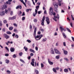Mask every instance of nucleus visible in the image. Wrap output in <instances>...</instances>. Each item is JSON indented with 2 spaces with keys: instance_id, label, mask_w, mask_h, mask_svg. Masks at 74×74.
<instances>
[{
  "instance_id": "1",
  "label": "nucleus",
  "mask_w": 74,
  "mask_h": 74,
  "mask_svg": "<svg viewBox=\"0 0 74 74\" xmlns=\"http://www.w3.org/2000/svg\"><path fill=\"white\" fill-rule=\"evenodd\" d=\"M49 13L50 15H52V14H53L54 16H55L56 15V13H55L54 12L53 13V8L51 7L50 8Z\"/></svg>"
},
{
  "instance_id": "2",
  "label": "nucleus",
  "mask_w": 74,
  "mask_h": 74,
  "mask_svg": "<svg viewBox=\"0 0 74 74\" xmlns=\"http://www.w3.org/2000/svg\"><path fill=\"white\" fill-rule=\"evenodd\" d=\"M36 28L34 30V33L35 34V39H36L37 41V40H38V39H37V38H38L40 37V36L39 35H38L36 36Z\"/></svg>"
},
{
  "instance_id": "3",
  "label": "nucleus",
  "mask_w": 74,
  "mask_h": 74,
  "mask_svg": "<svg viewBox=\"0 0 74 74\" xmlns=\"http://www.w3.org/2000/svg\"><path fill=\"white\" fill-rule=\"evenodd\" d=\"M46 22L47 25H49L50 23V21L49 20V18L48 17H46Z\"/></svg>"
},
{
  "instance_id": "4",
  "label": "nucleus",
  "mask_w": 74,
  "mask_h": 74,
  "mask_svg": "<svg viewBox=\"0 0 74 74\" xmlns=\"http://www.w3.org/2000/svg\"><path fill=\"white\" fill-rule=\"evenodd\" d=\"M54 50L55 53L57 54H59V55H60V54H61V53L60 52L56 49H54Z\"/></svg>"
},
{
  "instance_id": "5",
  "label": "nucleus",
  "mask_w": 74,
  "mask_h": 74,
  "mask_svg": "<svg viewBox=\"0 0 74 74\" xmlns=\"http://www.w3.org/2000/svg\"><path fill=\"white\" fill-rule=\"evenodd\" d=\"M3 36L6 39H8L9 38H10V37L9 36L5 34H3Z\"/></svg>"
},
{
  "instance_id": "6",
  "label": "nucleus",
  "mask_w": 74,
  "mask_h": 74,
  "mask_svg": "<svg viewBox=\"0 0 74 74\" xmlns=\"http://www.w3.org/2000/svg\"><path fill=\"white\" fill-rule=\"evenodd\" d=\"M12 1V0H8V1L6 2V4H8L9 5H10L11 4V1Z\"/></svg>"
},
{
  "instance_id": "7",
  "label": "nucleus",
  "mask_w": 74,
  "mask_h": 74,
  "mask_svg": "<svg viewBox=\"0 0 74 74\" xmlns=\"http://www.w3.org/2000/svg\"><path fill=\"white\" fill-rule=\"evenodd\" d=\"M5 15V11H2L0 12V15L2 16Z\"/></svg>"
},
{
  "instance_id": "8",
  "label": "nucleus",
  "mask_w": 74,
  "mask_h": 74,
  "mask_svg": "<svg viewBox=\"0 0 74 74\" xmlns=\"http://www.w3.org/2000/svg\"><path fill=\"white\" fill-rule=\"evenodd\" d=\"M3 6V7L2 8V10H4V9H6L7 8V5H6V3H5Z\"/></svg>"
},
{
  "instance_id": "9",
  "label": "nucleus",
  "mask_w": 74,
  "mask_h": 74,
  "mask_svg": "<svg viewBox=\"0 0 74 74\" xmlns=\"http://www.w3.org/2000/svg\"><path fill=\"white\" fill-rule=\"evenodd\" d=\"M60 28L62 32H63V30L64 31V32H66V29H64V28H63V27H60Z\"/></svg>"
},
{
  "instance_id": "10",
  "label": "nucleus",
  "mask_w": 74,
  "mask_h": 74,
  "mask_svg": "<svg viewBox=\"0 0 74 74\" xmlns=\"http://www.w3.org/2000/svg\"><path fill=\"white\" fill-rule=\"evenodd\" d=\"M50 52L51 53V54H55L54 53V51H53V49L52 48H51Z\"/></svg>"
},
{
  "instance_id": "11",
  "label": "nucleus",
  "mask_w": 74,
  "mask_h": 74,
  "mask_svg": "<svg viewBox=\"0 0 74 74\" xmlns=\"http://www.w3.org/2000/svg\"><path fill=\"white\" fill-rule=\"evenodd\" d=\"M10 50L11 52H14L15 51V49H14V48L11 47L10 49Z\"/></svg>"
},
{
  "instance_id": "12",
  "label": "nucleus",
  "mask_w": 74,
  "mask_h": 74,
  "mask_svg": "<svg viewBox=\"0 0 74 74\" xmlns=\"http://www.w3.org/2000/svg\"><path fill=\"white\" fill-rule=\"evenodd\" d=\"M39 36H40L39 38L37 40V41H38V40H40L41 39V37H42L43 36L42 35H41Z\"/></svg>"
},
{
  "instance_id": "13",
  "label": "nucleus",
  "mask_w": 74,
  "mask_h": 74,
  "mask_svg": "<svg viewBox=\"0 0 74 74\" xmlns=\"http://www.w3.org/2000/svg\"><path fill=\"white\" fill-rule=\"evenodd\" d=\"M54 5L56 8H58V4H54Z\"/></svg>"
},
{
  "instance_id": "14",
  "label": "nucleus",
  "mask_w": 74,
  "mask_h": 74,
  "mask_svg": "<svg viewBox=\"0 0 74 74\" xmlns=\"http://www.w3.org/2000/svg\"><path fill=\"white\" fill-rule=\"evenodd\" d=\"M29 51L31 52H33V53H35V51H34L32 49H29Z\"/></svg>"
},
{
  "instance_id": "15",
  "label": "nucleus",
  "mask_w": 74,
  "mask_h": 74,
  "mask_svg": "<svg viewBox=\"0 0 74 74\" xmlns=\"http://www.w3.org/2000/svg\"><path fill=\"white\" fill-rule=\"evenodd\" d=\"M64 53L65 55H67V51L64 50H63Z\"/></svg>"
},
{
  "instance_id": "16",
  "label": "nucleus",
  "mask_w": 74,
  "mask_h": 74,
  "mask_svg": "<svg viewBox=\"0 0 74 74\" xmlns=\"http://www.w3.org/2000/svg\"><path fill=\"white\" fill-rule=\"evenodd\" d=\"M34 62H31V64L32 66H34Z\"/></svg>"
},
{
  "instance_id": "17",
  "label": "nucleus",
  "mask_w": 74,
  "mask_h": 74,
  "mask_svg": "<svg viewBox=\"0 0 74 74\" xmlns=\"http://www.w3.org/2000/svg\"><path fill=\"white\" fill-rule=\"evenodd\" d=\"M24 49H25V51H27L28 48L27 47H26V46L24 47Z\"/></svg>"
},
{
  "instance_id": "18",
  "label": "nucleus",
  "mask_w": 74,
  "mask_h": 74,
  "mask_svg": "<svg viewBox=\"0 0 74 74\" xmlns=\"http://www.w3.org/2000/svg\"><path fill=\"white\" fill-rule=\"evenodd\" d=\"M62 34L64 38H66V36L65 34H64V32H62Z\"/></svg>"
},
{
  "instance_id": "19",
  "label": "nucleus",
  "mask_w": 74,
  "mask_h": 74,
  "mask_svg": "<svg viewBox=\"0 0 74 74\" xmlns=\"http://www.w3.org/2000/svg\"><path fill=\"white\" fill-rule=\"evenodd\" d=\"M49 63L50 64V65H53V62L50 61L49 62Z\"/></svg>"
},
{
  "instance_id": "20",
  "label": "nucleus",
  "mask_w": 74,
  "mask_h": 74,
  "mask_svg": "<svg viewBox=\"0 0 74 74\" xmlns=\"http://www.w3.org/2000/svg\"><path fill=\"white\" fill-rule=\"evenodd\" d=\"M47 40V39L46 38H45V39H43V40L42 41H43V42H45V41H46Z\"/></svg>"
},
{
  "instance_id": "21",
  "label": "nucleus",
  "mask_w": 74,
  "mask_h": 74,
  "mask_svg": "<svg viewBox=\"0 0 74 74\" xmlns=\"http://www.w3.org/2000/svg\"><path fill=\"white\" fill-rule=\"evenodd\" d=\"M64 72H66L69 71V70L67 69H64Z\"/></svg>"
},
{
  "instance_id": "22",
  "label": "nucleus",
  "mask_w": 74,
  "mask_h": 74,
  "mask_svg": "<svg viewBox=\"0 0 74 74\" xmlns=\"http://www.w3.org/2000/svg\"><path fill=\"white\" fill-rule=\"evenodd\" d=\"M35 72L36 73V74H38L39 72H38V71L37 70H36V69H35Z\"/></svg>"
},
{
  "instance_id": "23",
  "label": "nucleus",
  "mask_w": 74,
  "mask_h": 74,
  "mask_svg": "<svg viewBox=\"0 0 74 74\" xmlns=\"http://www.w3.org/2000/svg\"><path fill=\"white\" fill-rule=\"evenodd\" d=\"M6 33L8 34H11V32L10 31H8L6 32Z\"/></svg>"
},
{
  "instance_id": "24",
  "label": "nucleus",
  "mask_w": 74,
  "mask_h": 74,
  "mask_svg": "<svg viewBox=\"0 0 74 74\" xmlns=\"http://www.w3.org/2000/svg\"><path fill=\"white\" fill-rule=\"evenodd\" d=\"M66 29L68 30V32H69L70 33H71V30L69 29V28H66Z\"/></svg>"
},
{
  "instance_id": "25",
  "label": "nucleus",
  "mask_w": 74,
  "mask_h": 74,
  "mask_svg": "<svg viewBox=\"0 0 74 74\" xmlns=\"http://www.w3.org/2000/svg\"><path fill=\"white\" fill-rule=\"evenodd\" d=\"M53 71L54 72V73H56V69L54 68H53Z\"/></svg>"
},
{
  "instance_id": "26",
  "label": "nucleus",
  "mask_w": 74,
  "mask_h": 74,
  "mask_svg": "<svg viewBox=\"0 0 74 74\" xmlns=\"http://www.w3.org/2000/svg\"><path fill=\"white\" fill-rule=\"evenodd\" d=\"M9 29L10 30H12L13 29V27H11L9 28Z\"/></svg>"
},
{
  "instance_id": "27",
  "label": "nucleus",
  "mask_w": 74,
  "mask_h": 74,
  "mask_svg": "<svg viewBox=\"0 0 74 74\" xmlns=\"http://www.w3.org/2000/svg\"><path fill=\"white\" fill-rule=\"evenodd\" d=\"M9 62H10V61H9L8 60H6V63H7V64H8V63H9Z\"/></svg>"
},
{
  "instance_id": "28",
  "label": "nucleus",
  "mask_w": 74,
  "mask_h": 74,
  "mask_svg": "<svg viewBox=\"0 0 74 74\" xmlns=\"http://www.w3.org/2000/svg\"><path fill=\"white\" fill-rule=\"evenodd\" d=\"M45 16H44L43 17V18L42 19V22H44V21H45Z\"/></svg>"
},
{
  "instance_id": "29",
  "label": "nucleus",
  "mask_w": 74,
  "mask_h": 74,
  "mask_svg": "<svg viewBox=\"0 0 74 74\" xmlns=\"http://www.w3.org/2000/svg\"><path fill=\"white\" fill-rule=\"evenodd\" d=\"M12 20H13L14 19H15V18H16V16H14L12 17Z\"/></svg>"
},
{
  "instance_id": "30",
  "label": "nucleus",
  "mask_w": 74,
  "mask_h": 74,
  "mask_svg": "<svg viewBox=\"0 0 74 74\" xmlns=\"http://www.w3.org/2000/svg\"><path fill=\"white\" fill-rule=\"evenodd\" d=\"M14 32L16 33H18V30H17L16 29H14Z\"/></svg>"
},
{
  "instance_id": "31",
  "label": "nucleus",
  "mask_w": 74,
  "mask_h": 74,
  "mask_svg": "<svg viewBox=\"0 0 74 74\" xmlns=\"http://www.w3.org/2000/svg\"><path fill=\"white\" fill-rule=\"evenodd\" d=\"M60 56L59 55L58 56H56V59H59V57H60Z\"/></svg>"
},
{
  "instance_id": "32",
  "label": "nucleus",
  "mask_w": 74,
  "mask_h": 74,
  "mask_svg": "<svg viewBox=\"0 0 74 74\" xmlns=\"http://www.w3.org/2000/svg\"><path fill=\"white\" fill-rule=\"evenodd\" d=\"M34 21V22H37V18L35 19Z\"/></svg>"
},
{
  "instance_id": "33",
  "label": "nucleus",
  "mask_w": 74,
  "mask_h": 74,
  "mask_svg": "<svg viewBox=\"0 0 74 74\" xmlns=\"http://www.w3.org/2000/svg\"><path fill=\"white\" fill-rule=\"evenodd\" d=\"M64 60H66L67 62H69V59L66 58H64Z\"/></svg>"
},
{
  "instance_id": "34",
  "label": "nucleus",
  "mask_w": 74,
  "mask_h": 74,
  "mask_svg": "<svg viewBox=\"0 0 74 74\" xmlns=\"http://www.w3.org/2000/svg\"><path fill=\"white\" fill-rule=\"evenodd\" d=\"M20 60L21 62H22L23 63H25V61L23 60L22 59H20Z\"/></svg>"
},
{
  "instance_id": "35",
  "label": "nucleus",
  "mask_w": 74,
  "mask_h": 74,
  "mask_svg": "<svg viewBox=\"0 0 74 74\" xmlns=\"http://www.w3.org/2000/svg\"><path fill=\"white\" fill-rule=\"evenodd\" d=\"M27 41L28 42H29V43H30L31 42V41L30 40H27Z\"/></svg>"
},
{
  "instance_id": "36",
  "label": "nucleus",
  "mask_w": 74,
  "mask_h": 74,
  "mask_svg": "<svg viewBox=\"0 0 74 74\" xmlns=\"http://www.w3.org/2000/svg\"><path fill=\"white\" fill-rule=\"evenodd\" d=\"M5 49H7V51H8V52H9V49H8V47H5Z\"/></svg>"
},
{
  "instance_id": "37",
  "label": "nucleus",
  "mask_w": 74,
  "mask_h": 74,
  "mask_svg": "<svg viewBox=\"0 0 74 74\" xmlns=\"http://www.w3.org/2000/svg\"><path fill=\"white\" fill-rule=\"evenodd\" d=\"M41 68H42L43 67H44V64L42 63L41 64Z\"/></svg>"
},
{
  "instance_id": "38",
  "label": "nucleus",
  "mask_w": 74,
  "mask_h": 74,
  "mask_svg": "<svg viewBox=\"0 0 74 74\" xmlns=\"http://www.w3.org/2000/svg\"><path fill=\"white\" fill-rule=\"evenodd\" d=\"M29 29H31V30H32V26L31 25H30Z\"/></svg>"
},
{
  "instance_id": "39",
  "label": "nucleus",
  "mask_w": 74,
  "mask_h": 74,
  "mask_svg": "<svg viewBox=\"0 0 74 74\" xmlns=\"http://www.w3.org/2000/svg\"><path fill=\"white\" fill-rule=\"evenodd\" d=\"M5 13H6V14H7V13H8V10H7L5 9Z\"/></svg>"
},
{
  "instance_id": "40",
  "label": "nucleus",
  "mask_w": 74,
  "mask_h": 74,
  "mask_svg": "<svg viewBox=\"0 0 74 74\" xmlns=\"http://www.w3.org/2000/svg\"><path fill=\"white\" fill-rule=\"evenodd\" d=\"M2 32H5V28H3L2 29Z\"/></svg>"
},
{
  "instance_id": "41",
  "label": "nucleus",
  "mask_w": 74,
  "mask_h": 74,
  "mask_svg": "<svg viewBox=\"0 0 74 74\" xmlns=\"http://www.w3.org/2000/svg\"><path fill=\"white\" fill-rule=\"evenodd\" d=\"M3 23H7V21H6V20H4L3 21Z\"/></svg>"
},
{
  "instance_id": "42",
  "label": "nucleus",
  "mask_w": 74,
  "mask_h": 74,
  "mask_svg": "<svg viewBox=\"0 0 74 74\" xmlns=\"http://www.w3.org/2000/svg\"><path fill=\"white\" fill-rule=\"evenodd\" d=\"M44 22L42 21L41 23L42 26H44Z\"/></svg>"
},
{
  "instance_id": "43",
  "label": "nucleus",
  "mask_w": 74,
  "mask_h": 74,
  "mask_svg": "<svg viewBox=\"0 0 74 74\" xmlns=\"http://www.w3.org/2000/svg\"><path fill=\"white\" fill-rule=\"evenodd\" d=\"M22 54H23V53L22 52H21L20 53H19V55L20 56H21L22 55Z\"/></svg>"
},
{
  "instance_id": "44",
  "label": "nucleus",
  "mask_w": 74,
  "mask_h": 74,
  "mask_svg": "<svg viewBox=\"0 0 74 74\" xmlns=\"http://www.w3.org/2000/svg\"><path fill=\"white\" fill-rule=\"evenodd\" d=\"M25 19V17H23L22 18V21H24Z\"/></svg>"
},
{
  "instance_id": "45",
  "label": "nucleus",
  "mask_w": 74,
  "mask_h": 74,
  "mask_svg": "<svg viewBox=\"0 0 74 74\" xmlns=\"http://www.w3.org/2000/svg\"><path fill=\"white\" fill-rule=\"evenodd\" d=\"M25 12H23L22 15H21V16H25Z\"/></svg>"
},
{
  "instance_id": "46",
  "label": "nucleus",
  "mask_w": 74,
  "mask_h": 74,
  "mask_svg": "<svg viewBox=\"0 0 74 74\" xmlns=\"http://www.w3.org/2000/svg\"><path fill=\"white\" fill-rule=\"evenodd\" d=\"M63 44L64 46L65 47H66V42H64L63 43Z\"/></svg>"
},
{
  "instance_id": "47",
  "label": "nucleus",
  "mask_w": 74,
  "mask_h": 74,
  "mask_svg": "<svg viewBox=\"0 0 74 74\" xmlns=\"http://www.w3.org/2000/svg\"><path fill=\"white\" fill-rule=\"evenodd\" d=\"M5 56H9V54L8 53H6L5 54Z\"/></svg>"
},
{
  "instance_id": "48",
  "label": "nucleus",
  "mask_w": 74,
  "mask_h": 74,
  "mask_svg": "<svg viewBox=\"0 0 74 74\" xmlns=\"http://www.w3.org/2000/svg\"><path fill=\"white\" fill-rule=\"evenodd\" d=\"M15 37L16 38H18L19 37V36H18V35H16L15 36Z\"/></svg>"
},
{
  "instance_id": "49",
  "label": "nucleus",
  "mask_w": 74,
  "mask_h": 74,
  "mask_svg": "<svg viewBox=\"0 0 74 74\" xmlns=\"http://www.w3.org/2000/svg\"><path fill=\"white\" fill-rule=\"evenodd\" d=\"M40 7V6H37L36 7V8L37 9V10H38V8Z\"/></svg>"
},
{
  "instance_id": "50",
  "label": "nucleus",
  "mask_w": 74,
  "mask_h": 74,
  "mask_svg": "<svg viewBox=\"0 0 74 74\" xmlns=\"http://www.w3.org/2000/svg\"><path fill=\"white\" fill-rule=\"evenodd\" d=\"M7 73H11V72L10 71L8 70L7 71Z\"/></svg>"
},
{
  "instance_id": "51",
  "label": "nucleus",
  "mask_w": 74,
  "mask_h": 74,
  "mask_svg": "<svg viewBox=\"0 0 74 74\" xmlns=\"http://www.w3.org/2000/svg\"><path fill=\"white\" fill-rule=\"evenodd\" d=\"M72 40L74 42V37L72 36L71 37Z\"/></svg>"
},
{
  "instance_id": "52",
  "label": "nucleus",
  "mask_w": 74,
  "mask_h": 74,
  "mask_svg": "<svg viewBox=\"0 0 74 74\" xmlns=\"http://www.w3.org/2000/svg\"><path fill=\"white\" fill-rule=\"evenodd\" d=\"M16 57V55L14 54L13 55V58H15Z\"/></svg>"
},
{
  "instance_id": "53",
  "label": "nucleus",
  "mask_w": 74,
  "mask_h": 74,
  "mask_svg": "<svg viewBox=\"0 0 74 74\" xmlns=\"http://www.w3.org/2000/svg\"><path fill=\"white\" fill-rule=\"evenodd\" d=\"M56 70H59V68L58 67L56 68Z\"/></svg>"
},
{
  "instance_id": "54",
  "label": "nucleus",
  "mask_w": 74,
  "mask_h": 74,
  "mask_svg": "<svg viewBox=\"0 0 74 74\" xmlns=\"http://www.w3.org/2000/svg\"><path fill=\"white\" fill-rule=\"evenodd\" d=\"M10 20H12V17H9V21H10Z\"/></svg>"
},
{
  "instance_id": "55",
  "label": "nucleus",
  "mask_w": 74,
  "mask_h": 74,
  "mask_svg": "<svg viewBox=\"0 0 74 74\" xmlns=\"http://www.w3.org/2000/svg\"><path fill=\"white\" fill-rule=\"evenodd\" d=\"M33 16H36V15H37V14H36V13H34L33 14Z\"/></svg>"
},
{
  "instance_id": "56",
  "label": "nucleus",
  "mask_w": 74,
  "mask_h": 74,
  "mask_svg": "<svg viewBox=\"0 0 74 74\" xmlns=\"http://www.w3.org/2000/svg\"><path fill=\"white\" fill-rule=\"evenodd\" d=\"M13 25H14V26H16V27H17V24H16V23H14V24H13Z\"/></svg>"
},
{
  "instance_id": "57",
  "label": "nucleus",
  "mask_w": 74,
  "mask_h": 74,
  "mask_svg": "<svg viewBox=\"0 0 74 74\" xmlns=\"http://www.w3.org/2000/svg\"><path fill=\"white\" fill-rule=\"evenodd\" d=\"M23 4L26 7V3H25V2H24L23 3Z\"/></svg>"
},
{
  "instance_id": "58",
  "label": "nucleus",
  "mask_w": 74,
  "mask_h": 74,
  "mask_svg": "<svg viewBox=\"0 0 74 74\" xmlns=\"http://www.w3.org/2000/svg\"><path fill=\"white\" fill-rule=\"evenodd\" d=\"M4 1V0H0V3H2V2Z\"/></svg>"
},
{
  "instance_id": "59",
  "label": "nucleus",
  "mask_w": 74,
  "mask_h": 74,
  "mask_svg": "<svg viewBox=\"0 0 74 74\" xmlns=\"http://www.w3.org/2000/svg\"><path fill=\"white\" fill-rule=\"evenodd\" d=\"M41 31V32H44V29H40Z\"/></svg>"
},
{
  "instance_id": "60",
  "label": "nucleus",
  "mask_w": 74,
  "mask_h": 74,
  "mask_svg": "<svg viewBox=\"0 0 74 74\" xmlns=\"http://www.w3.org/2000/svg\"><path fill=\"white\" fill-rule=\"evenodd\" d=\"M57 17L58 19H59V14H58L57 15Z\"/></svg>"
},
{
  "instance_id": "61",
  "label": "nucleus",
  "mask_w": 74,
  "mask_h": 74,
  "mask_svg": "<svg viewBox=\"0 0 74 74\" xmlns=\"http://www.w3.org/2000/svg\"><path fill=\"white\" fill-rule=\"evenodd\" d=\"M38 47H35V49L36 50V51H38Z\"/></svg>"
},
{
  "instance_id": "62",
  "label": "nucleus",
  "mask_w": 74,
  "mask_h": 74,
  "mask_svg": "<svg viewBox=\"0 0 74 74\" xmlns=\"http://www.w3.org/2000/svg\"><path fill=\"white\" fill-rule=\"evenodd\" d=\"M30 55H31V56H33V55H34V54L32 53H31L30 54Z\"/></svg>"
},
{
  "instance_id": "63",
  "label": "nucleus",
  "mask_w": 74,
  "mask_h": 74,
  "mask_svg": "<svg viewBox=\"0 0 74 74\" xmlns=\"http://www.w3.org/2000/svg\"><path fill=\"white\" fill-rule=\"evenodd\" d=\"M35 12H36L35 13H36V14H37V10L36 9H35Z\"/></svg>"
},
{
  "instance_id": "64",
  "label": "nucleus",
  "mask_w": 74,
  "mask_h": 74,
  "mask_svg": "<svg viewBox=\"0 0 74 74\" xmlns=\"http://www.w3.org/2000/svg\"><path fill=\"white\" fill-rule=\"evenodd\" d=\"M10 14L11 15H13V12L11 11L10 13Z\"/></svg>"
}]
</instances>
